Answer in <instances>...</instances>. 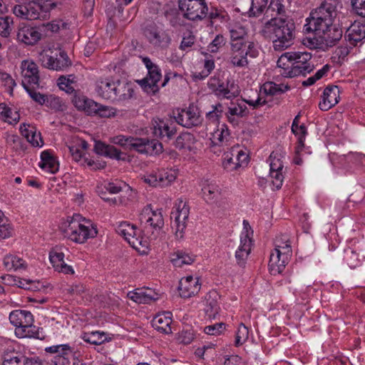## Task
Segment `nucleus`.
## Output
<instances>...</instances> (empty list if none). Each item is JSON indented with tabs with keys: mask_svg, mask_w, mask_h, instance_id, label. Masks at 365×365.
Listing matches in <instances>:
<instances>
[{
	"mask_svg": "<svg viewBox=\"0 0 365 365\" xmlns=\"http://www.w3.org/2000/svg\"><path fill=\"white\" fill-rule=\"evenodd\" d=\"M81 338L87 343L98 345L103 343L106 338L103 332L92 331L90 333H83Z\"/></svg>",
	"mask_w": 365,
	"mask_h": 365,
	"instance_id": "obj_51",
	"label": "nucleus"
},
{
	"mask_svg": "<svg viewBox=\"0 0 365 365\" xmlns=\"http://www.w3.org/2000/svg\"><path fill=\"white\" fill-rule=\"evenodd\" d=\"M9 321L15 329V334L19 338L39 339V329L34 325V317L27 310L16 309L9 314Z\"/></svg>",
	"mask_w": 365,
	"mask_h": 365,
	"instance_id": "obj_6",
	"label": "nucleus"
},
{
	"mask_svg": "<svg viewBox=\"0 0 365 365\" xmlns=\"http://www.w3.org/2000/svg\"><path fill=\"white\" fill-rule=\"evenodd\" d=\"M17 40L26 45H34L41 38V34L36 27L21 24L19 25L17 34Z\"/></svg>",
	"mask_w": 365,
	"mask_h": 365,
	"instance_id": "obj_25",
	"label": "nucleus"
},
{
	"mask_svg": "<svg viewBox=\"0 0 365 365\" xmlns=\"http://www.w3.org/2000/svg\"><path fill=\"white\" fill-rule=\"evenodd\" d=\"M228 113L231 115L243 117L247 113V107L243 103H237V105L233 104L232 106L229 108Z\"/></svg>",
	"mask_w": 365,
	"mask_h": 365,
	"instance_id": "obj_61",
	"label": "nucleus"
},
{
	"mask_svg": "<svg viewBox=\"0 0 365 365\" xmlns=\"http://www.w3.org/2000/svg\"><path fill=\"white\" fill-rule=\"evenodd\" d=\"M128 297L138 304H150L158 299V294L149 288L136 289L128 292Z\"/></svg>",
	"mask_w": 365,
	"mask_h": 365,
	"instance_id": "obj_31",
	"label": "nucleus"
},
{
	"mask_svg": "<svg viewBox=\"0 0 365 365\" xmlns=\"http://www.w3.org/2000/svg\"><path fill=\"white\" fill-rule=\"evenodd\" d=\"M45 351L54 354L51 362L55 365H69L70 359L73 354L71 347L68 344L54 345L46 347Z\"/></svg>",
	"mask_w": 365,
	"mask_h": 365,
	"instance_id": "obj_24",
	"label": "nucleus"
},
{
	"mask_svg": "<svg viewBox=\"0 0 365 365\" xmlns=\"http://www.w3.org/2000/svg\"><path fill=\"white\" fill-rule=\"evenodd\" d=\"M209 87L219 98L232 99L240 95V90L234 81L227 80L226 84L220 83L217 79H211Z\"/></svg>",
	"mask_w": 365,
	"mask_h": 365,
	"instance_id": "obj_17",
	"label": "nucleus"
},
{
	"mask_svg": "<svg viewBox=\"0 0 365 365\" xmlns=\"http://www.w3.org/2000/svg\"><path fill=\"white\" fill-rule=\"evenodd\" d=\"M257 54L255 43H235L231 46L230 62L234 66L246 67L248 65L247 56L255 58Z\"/></svg>",
	"mask_w": 365,
	"mask_h": 365,
	"instance_id": "obj_12",
	"label": "nucleus"
},
{
	"mask_svg": "<svg viewBox=\"0 0 365 365\" xmlns=\"http://www.w3.org/2000/svg\"><path fill=\"white\" fill-rule=\"evenodd\" d=\"M0 224V240L9 238L13 235L14 229L7 217L3 219Z\"/></svg>",
	"mask_w": 365,
	"mask_h": 365,
	"instance_id": "obj_59",
	"label": "nucleus"
},
{
	"mask_svg": "<svg viewBox=\"0 0 365 365\" xmlns=\"http://www.w3.org/2000/svg\"><path fill=\"white\" fill-rule=\"evenodd\" d=\"M291 254L282 253L280 251H273L269 257V269L271 274H281L288 263Z\"/></svg>",
	"mask_w": 365,
	"mask_h": 365,
	"instance_id": "obj_28",
	"label": "nucleus"
},
{
	"mask_svg": "<svg viewBox=\"0 0 365 365\" xmlns=\"http://www.w3.org/2000/svg\"><path fill=\"white\" fill-rule=\"evenodd\" d=\"M202 192L207 203L215 204L219 207H224L227 205L225 199L222 197V190L216 182H206L202 187Z\"/></svg>",
	"mask_w": 365,
	"mask_h": 365,
	"instance_id": "obj_18",
	"label": "nucleus"
},
{
	"mask_svg": "<svg viewBox=\"0 0 365 365\" xmlns=\"http://www.w3.org/2000/svg\"><path fill=\"white\" fill-rule=\"evenodd\" d=\"M217 294L215 292L208 293L205 297V312L209 319H215L219 312L220 307L217 300Z\"/></svg>",
	"mask_w": 365,
	"mask_h": 365,
	"instance_id": "obj_41",
	"label": "nucleus"
},
{
	"mask_svg": "<svg viewBox=\"0 0 365 365\" xmlns=\"http://www.w3.org/2000/svg\"><path fill=\"white\" fill-rule=\"evenodd\" d=\"M73 103L78 110H83L89 115L95 114L98 103L85 96H76Z\"/></svg>",
	"mask_w": 365,
	"mask_h": 365,
	"instance_id": "obj_36",
	"label": "nucleus"
},
{
	"mask_svg": "<svg viewBox=\"0 0 365 365\" xmlns=\"http://www.w3.org/2000/svg\"><path fill=\"white\" fill-rule=\"evenodd\" d=\"M215 68V62L212 59H205L204 63V70L195 74V77L198 79H203L209 76Z\"/></svg>",
	"mask_w": 365,
	"mask_h": 365,
	"instance_id": "obj_62",
	"label": "nucleus"
},
{
	"mask_svg": "<svg viewBox=\"0 0 365 365\" xmlns=\"http://www.w3.org/2000/svg\"><path fill=\"white\" fill-rule=\"evenodd\" d=\"M292 65L290 70L284 73L286 78H294L299 76H305L310 73L314 65L311 62L312 54L308 52H292Z\"/></svg>",
	"mask_w": 365,
	"mask_h": 365,
	"instance_id": "obj_11",
	"label": "nucleus"
},
{
	"mask_svg": "<svg viewBox=\"0 0 365 365\" xmlns=\"http://www.w3.org/2000/svg\"><path fill=\"white\" fill-rule=\"evenodd\" d=\"M164 15L170 25L173 28H179L185 24L180 14L175 8H168L165 11Z\"/></svg>",
	"mask_w": 365,
	"mask_h": 365,
	"instance_id": "obj_47",
	"label": "nucleus"
},
{
	"mask_svg": "<svg viewBox=\"0 0 365 365\" xmlns=\"http://www.w3.org/2000/svg\"><path fill=\"white\" fill-rule=\"evenodd\" d=\"M232 155L235 157V163L237 168L247 165L248 155L239 146L232 148Z\"/></svg>",
	"mask_w": 365,
	"mask_h": 365,
	"instance_id": "obj_55",
	"label": "nucleus"
},
{
	"mask_svg": "<svg viewBox=\"0 0 365 365\" xmlns=\"http://www.w3.org/2000/svg\"><path fill=\"white\" fill-rule=\"evenodd\" d=\"M88 148V143L81 138L74 139L72 144L68 146L69 153L74 161L81 165H84L86 163H87L88 166L96 165L93 161L85 158V151Z\"/></svg>",
	"mask_w": 365,
	"mask_h": 365,
	"instance_id": "obj_23",
	"label": "nucleus"
},
{
	"mask_svg": "<svg viewBox=\"0 0 365 365\" xmlns=\"http://www.w3.org/2000/svg\"><path fill=\"white\" fill-rule=\"evenodd\" d=\"M337 0H324L317 8L312 11L304 26L305 33L321 34L331 28L337 15Z\"/></svg>",
	"mask_w": 365,
	"mask_h": 365,
	"instance_id": "obj_2",
	"label": "nucleus"
},
{
	"mask_svg": "<svg viewBox=\"0 0 365 365\" xmlns=\"http://www.w3.org/2000/svg\"><path fill=\"white\" fill-rule=\"evenodd\" d=\"M0 118L9 124H16L20 119L17 111H13L6 103H0Z\"/></svg>",
	"mask_w": 365,
	"mask_h": 365,
	"instance_id": "obj_45",
	"label": "nucleus"
},
{
	"mask_svg": "<svg viewBox=\"0 0 365 365\" xmlns=\"http://www.w3.org/2000/svg\"><path fill=\"white\" fill-rule=\"evenodd\" d=\"M33 359H28L24 356H6L2 365H32Z\"/></svg>",
	"mask_w": 365,
	"mask_h": 365,
	"instance_id": "obj_53",
	"label": "nucleus"
},
{
	"mask_svg": "<svg viewBox=\"0 0 365 365\" xmlns=\"http://www.w3.org/2000/svg\"><path fill=\"white\" fill-rule=\"evenodd\" d=\"M13 19L10 16L0 17V34L3 37L10 35L13 29Z\"/></svg>",
	"mask_w": 365,
	"mask_h": 365,
	"instance_id": "obj_54",
	"label": "nucleus"
},
{
	"mask_svg": "<svg viewBox=\"0 0 365 365\" xmlns=\"http://www.w3.org/2000/svg\"><path fill=\"white\" fill-rule=\"evenodd\" d=\"M200 284L197 277L187 276L180 281L179 292L182 297L190 298L197 294L200 289Z\"/></svg>",
	"mask_w": 365,
	"mask_h": 365,
	"instance_id": "obj_27",
	"label": "nucleus"
},
{
	"mask_svg": "<svg viewBox=\"0 0 365 365\" xmlns=\"http://www.w3.org/2000/svg\"><path fill=\"white\" fill-rule=\"evenodd\" d=\"M94 115H98L101 118H110L116 115V109L98 103L97 109Z\"/></svg>",
	"mask_w": 365,
	"mask_h": 365,
	"instance_id": "obj_57",
	"label": "nucleus"
},
{
	"mask_svg": "<svg viewBox=\"0 0 365 365\" xmlns=\"http://www.w3.org/2000/svg\"><path fill=\"white\" fill-rule=\"evenodd\" d=\"M196 139L195 136L190 133H183L177 137L175 141V146L180 150H186L189 151L194 150Z\"/></svg>",
	"mask_w": 365,
	"mask_h": 365,
	"instance_id": "obj_38",
	"label": "nucleus"
},
{
	"mask_svg": "<svg viewBox=\"0 0 365 365\" xmlns=\"http://www.w3.org/2000/svg\"><path fill=\"white\" fill-rule=\"evenodd\" d=\"M145 35L148 41L156 46H167L170 43L168 35L155 25L148 26Z\"/></svg>",
	"mask_w": 365,
	"mask_h": 365,
	"instance_id": "obj_30",
	"label": "nucleus"
},
{
	"mask_svg": "<svg viewBox=\"0 0 365 365\" xmlns=\"http://www.w3.org/2000/svg\"><path fill=\"white\" fill-rule=\"evenodd\" d=\"M29 125L25 123L21 125L20 131L33 146L41 147L43 145V141L41 138L40 133H36L34 128H29Z\"/></svg>",
	"mask_w": 365,
	"mask_h": 365,
	"instance_id": "obj_42",
	"label": "nucleus"
},
{
	"mask_svg": "<svg viewBox=\"0 0 365 365\" xmlns=\"http://www.w3.org/2000/svg\"><path fill=\"white\" fill-rule=\"evenodd\" d=\"M195 259L196 255L183 250H178L170 255V261L177 267L190 265L195 261Z\"/></svg>",
	"mask_w": 365,
	"mask_h": 365,
	"instance_id": "obj_34",
	"label": "nucleus"
},
{
	"mask_svg": "<svg viewBox=\"0 0 365 365\" xmlns=\"http://www.w3.org/2000/svg\"><path fill=\"white\" fill-rule=\"evenodd\" d=\"M243 224L245 230L241 233L240 245L235 255L236 263L240 267H245L252 247V231H250L247 228V225L249 224L246 220H244Z\"/></svg>",
	"mask_w": 365,
	"mask_h": 365,
	"instance_id": "obj_15",
	"label": "nucleus"
},
{
	"mask_svg": "<svg viewBox=\"0 0 365 365\" xmlns=\"http://www.w3.org/2000/svg\"><path fill=\"white\" fill-rule=\"evenodd\" d=\"M206 17L208 18L210 25L215 28L227 24L230 20V15L223 8L216 6L208 8Z\"/></svg>",
	"mask_w": 365,
	"mask_h": 365,
	"instance_id": "obj_32",
	"label": "nucleus"
},
{
	"mask_svg": "<svg viewBox=\"0 0 365 365\" xmlns=\"http://www.w3.org/2000/svg\"><path fill=\"white\" fill-rule=\"evenodd\" d=\"M275 248L274 251H280L282 253L288 252L291 254L292 252L289 237L286 235H282L277 237L274 241Z\"/></svg>",
	"mask_w": 365,
	"mask_h": 365,
	"instance_id": "obj_49",
	"label": "nucleus"
},
{
	"mask_svg": "<svg viewBox=\"0 0 365 365\" xmlns=\"http://www.w3.org/2000/svg\"><path fill=\"white\" fill-rule=\"evenodd\" d=\"M130 148L134 149L140 154L159 155L163 151V146L156 139L148 138H131Z\"/></svg>",
	"mask_w": 365,
	"mask_h": 365,
	"instance_id": "obj_16",
	"label": "nucleus"
},
{
	"mask_svg": "<svg viewBox=\"0 0 365 365\" xmlns=\"http://www.w3.org/2000/svg\"><path fill=\"white\" fill-rule=\"evenodd\" d=\"M81 215H75L65 224L63 232L66 237L77 243H84L88 239L95 237L98 231L90 222L83 220Z\"/></svg>",
	"mask_w": 365,
	"mask_h": 365,
	"instance_id": "obj_4",
	"label": "nucleus"
},
{
	"mask_svg": "<svg viewBox=\"0 0 365 365\" xmlns=\"http://www.w3.org/2000/svg\"><path fill=\"white\" fill-rule=\"evenodd\" d=\"M230 137V131L225 124L221 125L216 130L211 133V144L212 145L223 146L227 145Z\"/></svg>",
	"mask_w": 365,
	"mask_h": 365,
	"instance_id": "obj_39",
	"label": "nucleus"
},
{
	"mask_svg": "<svg viewBox=\"0 0 365 365\" xmlns=\"http://www.w3.org/2000/svg\"><path fill=\"white\" fill-rule=\"evenodd\" d=\"M38 60L44 68L53 71H63L71 65L67 53L61 50L57 53L44 49L39 53Z\"/></svg>",
	"mask_w": 365,
	"mask_h": 365,
	"instance_id": "obj_9",
	"label": "nucleus"
},
{
	"mask_svg": "<svg viewBox=\"0 0 365 365\" xmlns=\"http://www.w3.org/2000/svg\"><path fill=\"white\" fill-rule=\"evenodd\" d=\"M39 166L51 173H55L58 170V163L48 150H44L41 154Z\"/></svg>",
	"mask_w": 365,
	"mask_h": 365,
	"instance_id": "obj_43",
	"label": "nucleus"
},
{
	"mask_svg": "<svg viewBox=\"0 0 365 365\" xmlns=\"http://www.w3.org/2000/svg\"><path fill=\"white\" fill-rule=\"evenodd\" d=\"M117 81L113 78H100L96 82V92L102 98L115 102Z\"/></svg>",
	"mask_w": 365,
	"mask_h": 365,
	"instance_id": "obj_19",
	"label": "nucleus"
},
{
	"mask_svg": "<svg viewBox=\"0 0 365 365\" xmlns=\"http://www.w3.org/2000/svg\"><path fill=\"white\" fill-rule=\"evenodd\" d=\"M21 69L23 77L21 83L24 88L29 86V85L39 86L38 67L34 61L29 60L23 61Z\"/></svg>",
	"mask_w": 365,
	"mask_h": 365,
	"instance_id": "obj_22",
	"label": "nucleus"
},
{
	"mask_svg": "<svg viewBox=\"0 0 365 365\" xmlns=\"http://www.w3.org/2000/svg\"><path fill=\"white\" fill-rule=\"evenodd\" d=\"M225 43V40L223 36L217 35L207 47L208 51L211 53H217L220 48L223 46Z\"/></svg>",
	"mask_w": 365,
	"mask_h": 365,
	"instance_id": "obj_64",
	"label": "nucleus"
},
{
	"mask_svg": "<svg viewBox=\"0 0 365 365\" xmlns=\"http://www.w3.org/2000/svg\"><path fill=\"white\" fill-rule=\"evenodd\" d=\"M152 125L153 135L164 141L170 140L177 133L176 128L173 123H169L163 120L155 119Z\"/></svg>",
	"mask_w": 365,
	"mask_h": 365,
	"instance_id": "obj_26",
	"label": "nucleus"
},
{
	"mask_svg": "<svg viewBox=\"0 0 365 365\" xmlns=\"http://www.w3.org/2000/svg\"><path fill=\"white\" fill-rule=\"evenodd\" d=\"M178 7L183 18L191 21L205 19L208 11L205 0H178Z\"/></svg>",
	"mask_w": 365,
	"mask_h": 365,
	"instance_id": "obj_8",
	"label": "nucleus"
},
{
	"mask_svg": "<svg viewBox=\"0 0 365 365\" xmlns=\"http://www.w3.org/2000/svg\"><path fill=\"white\" fill-rule=\"evenodd\" d=\"M346 38L352 46H356V43L365 38V25L361 24H354L347 29Z\"/></svg>",
	"mask_w": 365,
	"mask_h": 365,
	"instance_id": "obj_37",
	"label": "nucleus"
},
{
	"mask_svg": "<svg viewBox=\"0 0 365 365\" xmlns=\"http://www.w3.org/2000/svg\"><path fill=\"white\" fill-rule=\"evenodd\" d=\"M189 215L190 206L187 202L178 199L170 215L171 220H173L172 227L175 230V235L178 239H182L184 236Z\"/></svg>",
	"mask_w": 365,
	"mask_h": 365,
	"instance_id": "obj_10",
	"label": "nucleus"
},
{
	"mask_svg": "<svg viewBox=\"0 0 365 365\" xmlns=\"http://www.w3.org/2000/svg\"><path fill=\"white\" fill-rule=\"evenodd\" d=\"M3 262L5 268L9 271L24 270L26 268L25 261L16 255H6Z\"/></svg>",
	"mask_w": 365,
	"mask_h": 365,
	"instance_id": "obj_44",
	"label": "nucleus"
},
{
	"mask_svg": "<svg viewBox=\"0 0 365 365\" xmlns=\"http://www.w3.org/2000/svg\"><path fill=\"white\" fill-rule=\"evenodd\" d=\"M246 31L244 28L237 26L230 30L231 46L235 43H254L245 39Z\"/></svg>",
	"mask_w": 365,
	"mask_h": 365,
	"instance_id": "obj_50",
	"label": "nucleus"
},
{
	"mask_svg": "<svg viewBox=\"0 0 365 365\" xmlns=\"http://www.w3.org/2000/svg\"><path fill=\"white\" fill-rule=\"evenodd\" d=\"M342 30L337 28L334 24L331 28H329L326 31L318 34L321 38L322 43L327 47L334 46L342 37Z\"/></svg>",
	"mask_w": 365,
	"mask_h": 365,
	"instance_id": "obj_35",
	"label": "nucleus"
},
{
	"mask_svg": "<svg viewBox=\"0 0 365 365\" xmlns=\"http://www.w3.org/2000/svg\"><path fill=\"white\" fill-rule=\"evenodd\" d=\"M177 177L175 170L171 168H158L151 173L144 175V182L153 187H166L175 181Z\"/></svg>",
	"mask_w": 365,
	"mask_h": 365,
	"instance_id": "obj_14",
	"label": "nucleus"
},
{
	"mask_svg": "<svg viewBox=\"0 0 365 365\" xmlns=\"http://www.w3.org/2000/svg\"><path fill=\"white\" fill-rule=\"evenodd\" d=\"M176 122L185 128H192L201 123V118L197 108L190 106L187 108L178 110L175 116Z\"/></svg>",
	"mask_w": 365,
	"mask_h": 365,
	"instance_id": "obj_21",
	"label": "nucleus"
},
{
	"mask_svg": "<svg viewBox=\"0 0 365 365\" xmlns=\"http://www.w3.org/2000/svg\"><path fill=\"white\" fill-rule=\"evenodd\" d=\"M126 187L127 185L125 182L118 181L108 182L104 185V188L106 189V190H107L111 194H117L121 192L123 190V188Z\"/></svg>",
	"mask_w": 365,
	"mask_h": 365,
	"instance_id": "obj_63",
	"label": "nucleus"
},
{
	"mask_svg": "<svg viewBox=\"0 0 365 365\" xmlns=\"http://www.w3.org/2000/svg\"><path fill=\"white\" fill-rule=\"evenodd\" d=\"M339 98V88L337 86H328L323 92L322 101L319 103L320 110L327 111L334 106Z\"/></svg>",
	"mask_w": 365,
	"mask_h": 365,
	"instance_id": "obj_29",
	"label": "nucleus"
},
{
	"mask_svg": "<svg viewBox=\"0 0 365 365\" xmlns=\"http://www.w3.org/2000/svg\"><path fill=\"white\" fill-rule=\"evenodd\" d=\"M281 155L277 151H273L269 155V176L272 178L273 185L277 188H281L284 181L283 168L284 165Z\"/></svg>",
	"mask_w": 365,
	"mask_h": 365,
	"instance_id": "obj_20",
	"label": "nucleus"
},
{
	"mask_svg": "<svg viewBox=\"0 0 365 365\" xmlns=\"http://www.w3.org/2000/svg\"><path fill=\"white\" fill-rule=\"evenodd\" d=\"M116 232L135 249H139V246L148 247L147 238L142 237L140 233L137 231L136 227L128 222H120L116 228Z\"/></svg>",
	"mask_w": 365,
	"mask_h": 365,
	"instance_id": "obj_13",
	"label": "nucleus"
},
{
	"mask_svg": "<svg viewBox=\"0 0 365 365\" xmlns=\"http://www.w3.org/2000/svg\"><path fill=\"white\" fill-rule=\"evenodd\" d=\"M248 336V328L244 324H240L236 333L235 345L237 346L242 345L247 340Z\"/></svg>",
	"mask_w": 365,
	"mask_h": 365,
	"instance_id": "obj_56",
	"label": "nucleus"
},
{
	"mask_svg": "<svg viewBox=\"0 0 365 365\" xmlns=\"http://www.w3.org/2000/svg\"><path fill=\"white\" fill-rule=\"evenodd\" d=\"M292 56V52H286L279 58L277 66L280 69L279 73L282 76H284V73H287L288 70H290Z\"/></svg>",
	"mask_w": 365,
	"mask_h": 365,
	"instance_id": "obj_52",
	"label": "nucleus"
},
{
	"mask_svg": "<svg viewBox=\"0 0 365 365\" xmlns=\"http://www.w3.org/2000/svg\"><path fill=\"white\" fill-rule=\"evenodd\" d=\"M142 61L148 70L146 77L137 82L142 88L148 93L155 94L160 87H164L170 80L168 76H165L164 80L160 85L159 82L162 78L161 70L159 66L153 63L148 57H143Z\"/></svg>",
	"mask_w": 365,
	"mask_h": 365,
	"instance_id": "obj_7",
	"label": "nucleus"
},
{
	"mask_svg": "<svg viewBox=\"0 0 365 365\" xmlns=\"http://www.w3.org/2000/svg\"><path fill=\"white\" fill-rule=\"evenodd\" d=\"M133 93L134 90L131 84L118 80L115 102H124L128 101L133 97Z\"/></svg>",
	"mask_w": 365,
	"mask_h": 365,
	"instance_id": "obj_40",
	"label": "nucleus"
},
{
	"mask_svg": "<svg viewBox=\"0 0 365 365\" xmlns=\"http://www.w3.org/2000/svg\"><path fill=\"white\" fill-rule=\"evenodd\" d=\"M56 6V3L49 1H31L25 4H16L13 6V14L26 20H46L50 17V11Z\"/></svg>",
	"mask_w": 365,
	"mask_h": 365,
	"instance_id": "obj_3",
	"label": "nucleus"
},
{
	"mask_svg": "<svg viewBox=\"0 0 365 365\" xmlns=\"http://www.w3.org/2000/svg\"><path fill=\"white\" fill-rule=\"evenodd\" d=\"M76 82V77L73 75L61 76L57 80L59 88L67 93H72L75 91Z\"/></svg>",
	"mask_w": 365,
	"mask_h": 365,
	"instance_id": "obj_46",
	"label": "nucleus"
},
{
	"mask_svg": "<svg viewBox=\"0 0 365 365\" xmlns=\"http://www.w3.org/2000/svg\"><path fill=\"white\" fill-rule=\"evenodd\" d=\"M0 224V240L9 238L13 235L14 229L7 217L3 219Z\"/></svg>",
	"mask_w": 365,
	"mask_h": 365,
	"instance_id": "obj_60",
	"label": "nucleus"
},
{
	"mask_svg": "<svg viewBox=\"0 0 365 365\" xmlns=\"http://www.w3.org/2000/svg\"><path fill=\"white\" fill-rule=\"evenodd\" d=\"M172 313L165 312L157 314L152 320V326L157 331L169 334L172 333Z\"/></svg>",
	"mask_w": 365,
	"mask_h": 365,
	"instance_id": "obj_33",
	"label": "nucleus"
},
{
	"mask_svg": "<svg viewBox=\"0 0 365 365\" xmlns=\"http://www.w3.org/2000/svg\"><path fill=\"white\" fill-rule=\"evenodd\" d=\"M263 88L266 93L272 96H277L289 91L290 86L287 84H277L274 82L269 81L264 83Z\"/></svg>",
	"mask_w": 365,
	"mask_h": 365,
	"instance_id": "obj_48",
	"label": "nucleus"
},
{
	"mask_svg": "<svg viewBox=\"0 0 365 365\" xmlns=\"http://www.w3.org/2000/svg\"><path fill=\"white\" fill-rule=\"evenodd\" d=\"M142 231L147 240H155L164 227V218L161 210H153L150 205L145 207L139 215Z\"/></svg>",
	"mask_w": 365,
	"mask_h": 365,
	"instance_id": "obj_5",
	"label": "nucleus"
},
{
	"mask_svg": "<svg viewBox=\"0 0 365 365\" xmlns=\"http://www.w3.org/2000/svg\"><path fill=\"white\" fill-rule=\"evenodd\" d=\"M24 88L27 91L31 99L35 102L38 103V104L44 105L48 102L49 99L47 96L41 94L39 92H37L36 91L30 88L29 86H25Z\"/></svg>",
	"mask_w": 365,
	"mask_h": 365,
	"instance_id": "obj_58",
	"label": "nucleus"
},
{
	"mask_svg": "<svg viewBox=\"0 0 365 365\" xmlns=\"http://www.w3.org/2000/svg\"><path fill=\"white\" fill-rule=\"evenodd\" d=\"M250 17H258L262 14L270 18L261 29L265 38L272 41L275 51H282L292 44L295 26L292 19L284 17L286 9L282 0H250Z\"/></svg>",
	"mask_w": 365,
	"mask_h": 365,
	"instance_id": "obj_1",
	"label": "nucleus"
}]
</instances>
